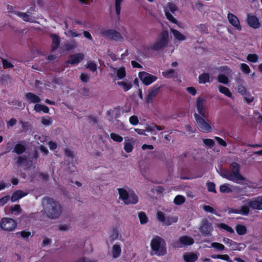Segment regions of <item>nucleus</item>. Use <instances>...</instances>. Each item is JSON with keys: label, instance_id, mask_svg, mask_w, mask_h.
Segmentation results:
<instances>
[{"label": "nucleus", "instance_id": "f257e3e1", "mask_svg": "<svg viewBox=\"0 0 262 262\" xmlns=\"http://www.w3.org/2000/svg\"><path fill=\"white\" fill-rule=\"evenodd\" d=\"M244 202L245 205H243L241 208L232 209L230 212L246 215L249 212V207L253 209L262 210V196L246 200Z\"/></svg>", "mask_w": 262, "mask_h": 262}, {"label": "nucleus", "instance_id": "f03ea898", "mask_svg": "<svg viewBox=\"0 0 262 262\" xmlns=\"http://www.w3.org/2000/svg\"><path fill=\"white\" fill-rule=\"evenodd\" d=\"M42 204L47 216L51 219L58 218L62 212V208L60 203L51 198L43 199Z\"/></svg>", "mask_w": 262, "mask_h": 262}, {"label": "nucleus", "instance_id": "7ed1b4c3", "mask_svg": "<svg viewBox=\"0 0 262 262\" xmlns=\"http://www.w3.org/2000/svg\"><path fill=\"white\" fill-rule=\"evenodd\" d=\"M119 198L125 204H136L138 202V197L136 193L129 189L119 188L117 189Z\"/></svg>", "mask_w": 262, "mask_h": 262}, {"label": "nucleus", "instance_id": "20e7f679", "mask_svg": "<svg viewBox=\"0 0 262 262\" xmlns=\"http://www.w3.org/2000/svg\"><path fill=\"white\" fill-rule=\"evenodd\" d=\"M150 247L154 254L158 256H162L166 253V244L161 237L156 236L150 242Z\"/></svg>", "mask_w": 262, "mask_h": 262}, {"label": "nucleus", "instance_id": "39448f33", "mask_svg": "<svg viewBox=\"0 0 262 262\" xmlns=\"http://www.w3.org/2000/svg\"><path fill=\"white\" fill-rule=\"evenodd\" d=\"M231 166L233 168L231 172L225 171L222 172L221 175L230 181L239 183L240 181L244 180V178L238 172L239 165L236 163H233Z\"/></svg>", "mask_w": 262, "mask_h": 262}, {"label": "nucleus", "instance_id": "423d86ee", "mask_svg": "<svg viewBox=\"0 0 262 262\" xmlns=\"http://www.w3.org/2000/svg\"><path fill=\"white\" fill-rule=\"evenodd\" d=\"M169 42V34L167 31H163L158 36L155 41L150 45V49L159 51L165 48Z\"/></svg>", "mask_w": 262, "mask_h": 262}, {"label": "nucleus", "instance_id": "0eeeda50", "mask_svg": "<svg viewBox=\"0 0 262 262\" xmlns=\"http://www.w3.org/2000/svg\"><path fill=\"white\" fill-rule=\"evenodd\" d=\"M17 226L16 221L10 217H3L0 221V228L5 231L12 232L16 229Z\"/></svg>", "mask_w": 262, "mask_h": 262}, {"label": "nucleus", "instance_id": "6e6552de", "mask_svg": "<svg viewBox=\"0 0 262 262\" xmlns=\"http://www.w3.org/2000/svg\"><path fill=\"white\" fill-rule=\"evenodd\" d=\"M157 217L158 221L164 226H170L178 221V217L174 215H165L161 212L158 211L157 213Z\"/></svg>", "mask_w": 262, "mask_h": 262}, {"label": "nucleus", "instance_id": "1a4fd4ad", "mask_svg": "<svg viewBox=\"0 0 262 262\" xmlns=\"http://www.w3.org/2000/svg\"><path fill=\"white\" fill-rule=\"evenodd\" d=\"M194 116L198 127L200 131L204 133H210L213 130V128L210 124L199 114L195 113Z\"/></svg>", "mask_w": 262, "mask_h": 262}, {"label": "nucleus", "instance_id": "9d476101", "mask_svg": "<svg viewBox=\"0 0 262 262\" xmlns=\"http://www.w3.org/2000/svg\"><path fill=\"white\" fill-rule=\"evenodd\" d=\"M194 243L193 239L187 235L182 236L172 243V246L176 248H181L188 246H190Z\"/></svg>", "mask_w": 262, "mask_h": 262}, {"label": "nucleus", "instance_id": "9b49d317", "mask_svg": "<svg viewBox=\"0 0 262 262\" xmlns=\"http://www.w3.org/2000/svg\"><path fill=\"white\" fill-rule=\"evenodd\" d=\"M138 77L145 85H150L158 79L156 76L144 71L138 73Z\"/></svg>", "mask_w": 262, "mask_h": 262}, {"label": "nucleus", "instance_id": "f8f14e48", "mask_svg": "<svg viewBox=\"0 0 262 262\" xmlns=\"http://www.w3.org/2000/svg\"><path fill=\"white\" fill-rule=\"evenodd\" d=\"M101 34L105 37L117 41H122L123 39L119 32L113 29H103Z\"/></svg>", "mask_w": 262, "mask_h": 262}, {"label": "nucleus", "instance_id": "ddd939ff", "mask_svg": "<svg viewBox=\"0 0 262 262\" xmlns=\"http://www.w3.org/2000/svg\"><path fill=\"white\" fill-rule=\"evenodd\" d=\"M178 8L176 4L169 3L167 4L166 7L165 9V13L166 16V18L171 22L174 24H177V19L172 15V14L170 13L171 12L172 13H175L178 11Z\"/></svg>", "mask_w": 262, "mask_h": 262}, {"label": "nucleus", "instance_id": "4468645a", "mask_svg": "<svg viewBox=\"0 0 262 262\" xmlns=\"http://www.w3.org/2000/svg\"><path fill=\"white\" fill-rule=\"evenodd\" d=\"M195 106L199 114L204 118L208 117V113L206 111V101L201 97H198L196 100Z\"/></svg>", "mask_w": 262, "mask_h": 262}, {"label": "nucleus", "instance_id": "2eb2a0df", "mask_svg": "<svg viewBox=\"0 0 262 262\" xmlns=\"http://www.w3.org/2000/svg\"><path fill=\"white\" fill-rule=\"evenodd\" d=\"M160 90V87L154 86L150 87L147 91V95L145 96V100L147 103H151L153 99L158 95Z\"/></svg>", "mask_w": 262, "mask_h": 262}, {"label": "nucleus", "instance_id": "dca6fc26", "mask_svg": "<svg viewBox=\"0 0 262 262\" xmlns=\"http://www.w3.org/2000/svg\"><path fill=\"white\" fill-rule=\"evenodd\" d=\"M84 58V54L78 53L70 55L67 62L71 64H76L80 63Z\"/></svg>", "mask_w": 262, "mask_h": 262}, {"label": "nucleus", "instance_id": "f3484780", "mask_svg": "<svg viewBox=\"0 0 262 262\" xmlns=\"http://www.w3.org/2000/svg\"><path fill=\"white\" fill-rule=\"evenodd\" d=\"M134 142L133 138H129L128 137H125L123 143V148L126 152L130 153L133 151L134 149Z\"/></svg>", "mask_w": 262, "mask_h": 262}, {"label": "nucleus", "instance_id": "a211bd4d", "mask_svg": "<svg viewBox=\"0 0 262 262\" xmlns=\"http://www.w3.org/2000/svg\"><path fill=\"white\" fill-rule=\"evenodd\" d=\"M227 18L229 23L237 30L240 31L242 27L238 18L232 13H228Z\"/></svg>", "mask_w": 262, "mask_h": 262}, {"label": "nucleus", "instance_id": "6ab92c4d", "mask_svg": "<svg viewBox=\"0 0 262 262\" xmlns=\"http://www.w3.org/2000/svg\"><path fill=\"white\" fill-rule=\"evenodd\" d=\"M212 230V225L207 222L204 223L200 228V231L205 236L210 235Z\"/></svg>", "mask_w": 262, "mask_h": 262}, {"label": "nucleus", "instance_id": "aec40b11", "mask_svg": "<svg viewBox=\"0 0 262 262\" xmlns=\"http://www.w3.org/2000/svg\"><path fill=\"white\" fill-rule=\"evenodd\" d=\"M163 129V127L161 126L152 124L151 125H147L146 126V130L147 132L150 133L152 135H156L157 132Z\"/></svg>", "mask_w": 262, "mask_h": 262}, {"label": "nucleus", "instance_id": "412c9836", "mask_svg": "<svg viewBox=\"0 0 262 262\" xmlns=\"http://www.w3.org/2000/svg\"><path fill=\"white\" fill-rule=\"evenodd\" d=\"M248 24L254 28H258L260 26V23L258 18L254 15H248L247 18Z\"/></svg>", "mask_w": 262, "mask_h": 262}, {"label": "nucleus", "instance_id": "4be33fe9", "mask_svg": "<svg viewBox=\"0 0 262 262\" xmlns=\"http://www.w3.org/2000/svg\"><path fill=\"white\" fill-rule=\"evenodd\" d=\"M198 257L199 254L193 252H186L183 255V258L186 262H194Z\"/></svg>", "mask_w": 262, "mask_h": 262}, {"label": "nucleus", "instance_id": "5701e85b", "mask_svg": "<svg viewBox=\"0 0 262 262\" xmlns=\"http://www.w3.org/2000/svg\"><path fill=\"white\" fill-rule=\"evenodd\" d=\"M170 31L172 33L174 39L177 41L181 42L186 40V36L179 31L173 28H170Z\"/></svg>", "mask_w": 262, "mask_h": 262}, {"label": "nucleus", "instance_id": "b1692460", "mask_svg": "<svg viewBox=\"0 0 262 262\" xmlns=\"http://www.w3.org/2000/svg\"><path fill=\"white\" fill-rule=\"evenodd\" d=\"M235 81L237 83L236 89L237 92L243 96L247 94L248 92L245 86L243 85V80L240 79H236Z\"/></svg>", "mask_w": 262, "mask_h": 262}, {"label": "nucleus", "instance_id": "393cba45", "mask_svg": "<svg viewBox=\"0 0 262 262\" xmlns=\"http://www.w3.org/2000/svg\"><path fill=\"white\" fill-rule=\"evenodd\" d=\"M25 97L27 101L30 103H38L41 100L39 96L32 93H26Z\"/></svg>", "mask_w": 262, "mask_h": 262}, {"label": "nucleus", "instance_id": "a878e982", "mask_svg": "<svg viewBox=\"0 0 262 262\" xmlns=\"http://www.w3.org/2000/svg\"><path fill=\"white\" fill-rule=\"evenodd\" d=\"M27 194V192H25L21 190H17L12 194L11 200L12 202H15L16 201L25 196Z\"/></svg>", "mask_w": 262, "mask_h": 262}, {"label": "nucleus", "instance_id": "bb28decb", "mask_svg": "<svg viewBox=\"0 0 262 262\" xmlns=\"http://www.w3.org/2000/svg\"><path fill=\"white\" fill-rule=\"evenodd\" d=\"M162 76L166 78L177 77V72L175 70L168 69L162 72Z\"/></svg>", "mask_w": 262, "mask_h": 262}, {"label": "nucleus", "instance_id": "cd10ccee", "mask_svg": "<svg viewBox=\"0 0 262 262\" xmlns=\"http://www.w3.org/2000/svg\"><path fill=\"white\" fill-rule=\"evenodd\" d=\"M114 73L120 79H123L126 76V71L124 67L113 68Z\"/></svg>", "mask_w": 262, "mask_h": 262}, {"label": "nucleus", "instance_id": "c85d7f7f", "mask_svg": "<svg viewBox=\"0 0 262 262\" xmlns=\"http://www.w3.org/2000/svg\"><path fill=\"white\" fill-rule=\"evenodd\" d=\"M16 15L21 18L23 20L28 22H34V18L26 13H21L19 12H16Z\"/></svg>", "mask_w": 262, "mask_h": 262}, {"label": "nucleus", "instance_id": "c756f323", "mask_svg": "<svg viewBox=\"0 0 262 262\" xmlns=\"http://www.w3.org/2000/svg\"><path fill=\"white\" fill-rule=\"evenodd\" d=\"M121 249L119 244H115L112 248V256L114 258L118 257L121 254Z\"/></svg>", "mask_w": 262, "mask_h": 262}, {"label": "nucleus", "instance_id": "7c9ffc66", "mask_svg": "<svg viewBox=\"0 0 262 262\" xmlns=\"http://www.w3.org/2000/svg\"><path fill=\"white\" fill-rule=\"evenodd\" d=\"M51 37L52 38V49L53 50H55L58 48L60 43L59 37L55 34H52Z\"/></svg>", "mask_w": 262, "mask_h": 262}, {"label": "nucleus", "instance_id": "2f4dec72", "mask_svg": "<svg viewBox=\"0 0 262 262\" xmlns=\"http://www.w3.org/2000/svg\"><path fill=\"white\" fill-rule=\"evenodd\" d=\"M117 84L122 88L125 92L129 90L132 87V82L126 80L118 82Z\"/></svg>", "mask_w": 262, "mask_h": 262}, {"label": "nucleus", "instance_id": "473e14b6", "mask_svg": "<svg viewBox=\"0 0 262 262\" xmlns=\"http://www.w3.org/2000/svg\"><path fill=\"white\" fill-rule=\"evenodd\" d=\"M246 246L245 244L237 243L235 242H233L230 248L231 250L242 251L246 248Z\"/></svg>", "mask_w": 262, "mask_h": 262}, {"label": "nucleus", "instance_id": "72a5a7b5", "mask_svg": "<svg viewBox=\"0 0 262 262\" xmlns=\"http://www.w3.org/2000/svg\"><path fill=\"white\" fill-rule=\"evenodd\" d=\"M34 110L36 112H40V111H42L43 113H48L49 112V108L48 106L39 104H35Z\"/></svg>", "mask_w": 262, "mask_h": 262}, {"label": "nucleus", "instance_id": "f704fd0d", "mask_svg": "<svg viewBox=\"0 0 262 262\" xmlns=\"http://www.w3.org/2000/svg\"><path fill=\"white\" fill-rule=\"evenodd\" d=\"M218 89L220 93L223 94L225 96L230 98L232 97V93L228 88L222 85H219L218 86Z\"/></svg>", "mask_w": 262, "mask_h": 262}, {"label": "nucleus", "instance_id": "c9c22d12", "mask_svg": "<svg viewBox=\"0 0 262 262\" xmlns=\"http://www.w3.org/2000/svg\"><path fill=\"white\" fill-rule=\"evenodd\" d=\"M18 163L20 165H29L30 163H32V161L30 158L19 157L18 159Z\"/></svg>", "mask_w": 262, "mask_h": 262}, {"label": "nucleus", "instance_id": "e433bc0d", "mask_svg": "<svg viewBox=\"0 0 262 262\" xmlns=\"http://www.w3.org/2000/svg\"><path fill=\"white\" fill-rule=\"evenodd\" d=\"M235 229L237 234L241 235L245 234L247 233V228L244 225H237L235 227Z\"/></svg>", "mask_w": 262, "mask_h": 262}, {"label": "nucleus", "instance_id": "4c0bfd02", "mask_svg": "<svg viewBox=\"0 0 262 262\" xmlns=\"http://www.w3.org/2000/svg\"><path fill=\"white\" fill-rule=\"evenodd\" d=\"M199 81L200 83H205L209 81V75L207 73H203L199 77Z\"/></svg>", "mask_w": 262, "mask_h": 262}, {"label": "nucleus", "instance_id": "58836bf2", "mask_svg": "<svg viewBox=\"0 0 262 262\" xmlns=\"http://www.w3.org/2000/svg\"><path fill=\"white\" fill-rule=\"evenodd\" d=\"M41 122L45 126H49L52 124L53 119L49 116L43 117L41 119Z\"/></svg>", "mask_w": 262, "mask_h": 262}, {"label": "nucleus", "instance_id": "ea45409f", "mask_svg": "<svg viewBox=\"0 0 262 262\" xmlns=\"http://www.w3.org/2000/svg\"><path fill=\"white\" fill-rule=\"evenodd\" d=\"M217 80L219 82L224 84H227L229 82L228 77L222 74H220L218 75Z\"/></svg>", "mask_w": 262, "mask_h": 262}, {"label": "nucleus", "instance_id": "a19ab883", "mask_svg": "<svg viewBox=\"0 0 262 262\" xmlns=\"http://www.w3.org/2000/svg\"><path fill=\"white\" fill-rule=\"evenodd\" d=\"M110 138L115 142H121L123 138L122 136H120L119 134L115 133H112L110 134Z\"/></svg>", "mask_w": 262, "mask_h": 262}, {"label": "nucleus", "instance_id": "79ce46f5", "mask_svg": "<svg viewBox=\"0 0 262 262\" xmlns=\"http://www.w3.org/2000/svg\"><path fill=\"white\" fill-rule=\"evenodd\" d=\"M185 198L184 196L181 195H177L173 200V202L176 205H180L185 202Z\"/></svg>", "mask_w": 262, "mask_h": 262}, {"label": "nucleus", "instance_id": "37998d69", "mask_svg": "<svg viewBox=\"0 0 262 262\" xmlns=\"http://www.w3.org/2000/svg\"><path fill=\"white\" fill-rule=\"evenodd\" d=\"M65 46L66 50L68 51H70L76 48L78 46V44L75 41L73 40L70 42L67 43L65 45Z\"/></svg>", "mask_w": 262, "mask_h": 262}, {"label": "nucleus", "instance_id": "c03bdc74", "mask_svg": "<svg viewBox=\"0 0 262 262\" xmlns=\"http://www.w3.org/2000/svg\"><path fill=\"white\" fill-rule=\"evenodd\" d=\"M65 35L68 37H79L81 35L80 33H77L75 30H69L64 32Z\"/></svg>", "mask_w": 262, "mask_h": 262}, {"label": "nucleus", "instance_id": "a18cd8bd", "mask_svg": "<svg viewBox=\"0 0 262 262\" xmlns=\"http://www.w3.org/2000/svg\"><path fill=\"white\" fill-rule=\"evenodd\" d=\"M25 150V147L21 144H17L15 146L14 151L17 154H21Z\"/></svg>", "mask_w": 262, "mask_h": 262}, {"label": "nucleus", "instance_id": "49530a36", "mask_svg": "<svg viewBox=\"0 0 262 262\" xmlns=\"http://www.w3.org/2000/svg\"><path fill=\"white\" fill-rule=\"evenodd\" d=\"M220 190L221 192L229 193L232 191V189L229 187L227 184H224L221 185L220 187Z\"/></svg>", "mask_w": 262, "mask_h": 262}, {"label": "nucleus", "instance_id": "de8ad7c7", "mask_svg": "<svg viewBox=\"0 0 262 262\" xmlns=\"http://www.w3.org/2000/svg\"><path fill=\"white\" fill-rule=\"evenodd\" d=\"M211 247L217 251H222L225 249V246L223 244L217 242L212 243L211 245Z\"/></svg>", "mask_w": 262, "mask_h": 262}, {"label": "nucleus", "instance_id": "09e8293b", "mask_svg": "<svg viewBox=\"0 0 262 262\" xmlns=\"http://www.w3.org/2000/svg\"><path fill=\"white\" fill-rule=\"evenodd\" d=\"M115 11L117 16H119L121 12V4L122 0H115Z\"/></svg>", "mask_w": 262, "mask_h": 262}, {"label": "nucleus", "instance_id": "8fccbe9b", "mask_svg": "<svg viewBox=\"0 0 262 262\" xmlns=\"http://www.w3.org/2000/svg\"><path fill=\"white\" fill-rule=\"evenodd\" d=\"M247 59L250 62L255 63L258 61V56L255 54H250L248 55Z\"/></svg>", "mask_w": 262, "mask_h": 262}, {"label": "nucleus", "instance_id": "3c124183", "mask_svg": "<svg viewBox=\"0 0 262 262\" xmlns=\"http://www.w3.org/2000/svg\"><path fill=\"white\" fill-rule=\"evenodd\" d=\"M139 218L141 224H145L148 222V217L145 213L141 212L139 213Z\"/></svg>", "mask_w": 262, "mask_h": 262}, {"label": "nucleus", "instance_id": "603ef678", "mask_svg": "<svg viewBox=\"0 0 262 262\" xmlns=\"http://www.w3.org/2000/svg\"><path fill=\"white\" fill-rule=\"evenodd\" d=\"M11 211L13 214L17 215L21 213V209L19 205H15L11 208Z\"/></svg>", "mask_w": 262, "mask_h": 262}, {"label": "nucleus", "instance_id": "864d4df0", "mask_svg": "<svg viewBox=\"0 0 262 262\" xmlns=\"http://www.w3.org/2000/svg\"><path fill=\"white\" fill-rule=\"evenodd\" d=\"M86 67L92 72H95L97 70L96 64L92 61H89L87 62Z\"/></svg>", "mask_w": 262, "mask_h": 262}, {"label": "nucleus", "instance_id": "5fc2aeb1", "mask_svg": "<svg viewBox=\"0 0 262 262\" xmlns=\"http://www.w3.org/2000/svg\"><path fill=\"white\" fill-rule=\"evenodd\" d=\"M203 143L205 146L210 148L213 147L215 145V142L212 139H203Z\"/></svg>", "mask_w": 262, "mask_h": 262}, {"label": "nucleus", "instance_id": "6e6d98bb", "mask_svg": "<svg viewBox=\"0 0 262 262\" xmlns=\"http://www.w3.org/2000/svg\"><path fill=\"white\" fill-rule=\"evenodd\" d=\"M240 67L241 70L245 74H248L251 72L249 67L246 63H241Z\"/></svg>", "mask_w": 262, "mask_h": 262}, {"label": "nucleus", "instance_id": "4d7b16f0", "mask_svg": "<svg viewBox=\"0 0 262 262\" xmlns=\"http://www.w3.org/2000/svg\"><path fill=\"white\" fill-rule=\"evenodd\" d=\"M35 138L38 144L43 143L47 141V137L45 136L35 135Z\"/></svg>", "mask_w": 262, "mask_h": 262}, {"label": "nucleus", "instance_id": "13d9d810", "mask_svg": "<svg viewBox=\"0 0 262 262\" xmlns=\"http://www.w3.org/2000/svg\"><path fill=\"white\" fill-rule=\"evenodd\" d=\"M219 227L221 229H223L227 232L232 233L234 232V230L229 226L225 224H221L219 225Z\"/></svg>", "mask_w": 262, "mask_h": 262}, {"label": "nucleus", "instance_id": "bf43d9fd", "mask_svg": "<svg viewBox=\"0 0 262 262\" xmlns=\"http://www.w3.org/2000/svg\"><path fill=\"white\" fill-rule=\"evenodd\" d=\"M17 235H19L24 238H27L29 236L31 235V232L26 230H23L16 233Z\"/></svg>", "mask_w": 262, "mask_h": 262}, {"label": "nucleus", "instance_id": "052dcab7", "mask_svg": "<svg viewBox=\"0 0 262 262\" xmlns=\"http://www.w3.org/2000/svg\"><path fill=\"white\" fill-rule=\"evenodd\" d=\"M129 122L133 125H136L139 123V120L137 116L133 115L130 117Z\"/></svg>", "mask_w": 262, "mask_h": 262}, {"label": "nucleus", "instance_id": "680f3d73", "mask_svg": "<svg viewBox=\"0 0 262 262\" xmlns=\"http://www.w3.org/2000/svg\"><path fill=\"white\" fill-rule=\"evenodd\" d=\"M2 62L4 69L11 68L13 67V64L6 59H3Z\"/></svg>", "mask_w": 262, "mask_h": 262}, {"label": "nucleus", "instance_id": "e2e57ef3", "mask_svg": "<svg viewBox=\"0 0 262 262\" xmlns=\"http://www.w3.org/2000/svg\"><path fill=\"white\" fill-rule=\"evenodd\" d=\"M244 96L245 100L248 103L252 102L254 100V97L248 92Z\"/></svg>", "mask_w": 262, "mask_h": 262}, {"label": "nucleus", "instance_id": "0e129e2a", "mask_svg": "<svg viewBox=\"0 0 262 262\" xmlns=\"http://www.w3.org/2000/svg\"><path fill=\"white\" fill-rule=\"evenodd\" d=\"M207 189L209 191L216 192L215 184L212 182H209L207 184Z\"/></svg>", "mask_w": 262, "mask_h": 262}, {"label": "nucleus", "instance_id": "69168bd1", "mask_svg": "<svg viewBox=\"0 0 262 262\" xmlns=\"http://www.w3.org/2000/svg\"><path fill=\"white\" fill-rule=\"evenodd\" d=\"M10 196L9 195L5 196L0 199V207L3 206L9 200Z\"/></svg>", "mask_w": 262, "mask_h": 262}, {"label": "nucleus", "instance_id": "338daca9", "mask_svg": "<svg viewBox=\"0 0 262 262\" xmlns=\"http://www.w3.org/2000/svg\"><path fill=\"white\" fill-rule=\"evenodd\" d=\"M215 139L217 141L218 144L221 146H223L224 147L226 146L227 144L226 142L222 139V138L219 137H215Z\"/></svg>", "mask_w": 262, "mask_h": 262}, {"label": "nucleus", "instance_id": "774afa93", "mask_svg": "<svg viewBox=\"0 0 262 262\" xmlns=\"http://www.w3.org/2000/svg\"><path fill=\"white\" fill-rule=\"evenodd\" d=\"M186 90L192 96H194L196 93V91L193 87H188L187 88Z\"/></svg>", "mask_w": 262, "mask_h": 262}]
</instances>
